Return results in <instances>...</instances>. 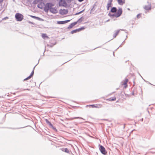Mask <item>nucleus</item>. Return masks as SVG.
Here are the masks:
<instances>
[{
  "label": "nucleus",
  "mask_w": 155,
  "mask_h": 155,
  "mask_svg": "<svg viewBox=\"0 0 155 155\" xmlns=\"http://www.w3.org/2000/svg\"><path fill=\"white\" fill-rule=\"evenodd\" d=\"M54 5L51 3H47L46 4L44 8V10L45 12H48L49 10L50 12L53 14H56L58 12L57 9L55 8H53L52 7Z\"/></svg>",
  "instance_id": "obj_1"
},
{
  "label": "nucleus",
  "mask_w": 155,
  "mask_h": 155,
  "mask_svg": "<svg viewBox=\"0 0 155 155\" xmlns=\"http://www.w3.org/2000/svg\"><path fill=\"white\" fill-rule=\"evenodd\" d=\"M78 1L79 2H82L84 0H78Z\"/></svg>",
  "instance_id": "obj_39"
},
{
  "label": "nucleus",
  "mask_w": 155,
  "mask_h": 155,
  "mask_svg": "<svg viewBox=\"0 0 155 155\" xmlns=\"http://www.w3.org/2000/svg\"><path fill=\"white\" fill-rule=\"evenodd\" d=\"M77 24V22H74L71 23L68 27V29H70L72 28L73 26H74L75 25H76Z\"/></svg>",
  "instance_id": "obj_12"
},
{
  "label": "nucleus",
  "mask_w": 155,
  "mask_h": 155,
  "mask_svg": "<svg viewBox=\"0 0 155 155\" xmlns=\"http://www.w3.org/2000/svg\"><path fill=\"white\" fill-rule=\"evenodd\" d=\"M35 19L38 20H39V21H41V20H42V19L41 18L38 17H36Z\"/></svg>",
  "instance_id": "obj_26"
},
{
  "label": "nucleus",
  "mask_w": 155,
  "mask_h": 155,
  "mask_svg": "<svg viewBox=\"0 0 155 155\" xmlns=\"http://www.w3.org/2000/svg\"><path fill=\"white\" fill-rule=\"evenodd\" d=\"M68 3H70L73 0H66Z\"/></svg>",
  "instance_id": "obj_29"
},
{
  "label": "nucleus",
  "mask_w": 155,
  "mask_h": 155,
  "mask_svg": "<svg viewBox=\"0 0 155 155\" xmlns=\"http://www.w3.org/2000/svg\"><path fill=\"white\" fill-rule=\"evenodd\" d=\"M43 1V0H35L33 1V3L34 4H36L37 3L40 2H41Z\"/></svg>",
  "instance_id": "obj_19"
},
{
  "label": "nucleus",
  "mask_w": 155,
  "mask_h": 155,
  "mask_svg": "<svg viewBox=\"0 0 155 155\" xmlns=\"http://www.w3.org/2000/svg\"><path fill=\"white\" fill-rule=\"evenodd\" d=\"M70 21V20H67L64 21H57V23L58 24H63L69 22Z\"/></svg>",
  "instance_id": "obj_8"
},
{
  "label": "nucleus",
  "mask_w": 155,
  "mask_h": 155,
  "mask_svg": "<svg viewBox=\"0 0 155 155\" xmlns=\"http://www.w3.org/2000/svg\"><path fill=\"white\" fill-rule=\"evenodd\" d=\"M120 30H117L116 31L114 34L113 37L114 38H115L116 36L117 35L120 31Z\"/></svg>",
  "instance_id": "obj_18"
},
{
  "label": "nucleus",
  "mask_w": 155,
  "mask_h": 155,
  "mask_svg": "<svg viewBox=\"0 0 155 155\" xmlns=\"http://www.w3.org/2000/svg\"><path fill=\"white\" fill-rule=\"evenodd\" d=\"M41 36L44 39H45L46 38H48V37L47 35L46 34H42Z\"/></svg>",
  "instance_id": "obj_20"
},
{
  "label": "nucleus",
  "mask_w": 155,
  "mask_h": 155,
  "mask_svg": "<svg viewBox=\"0 0 155 155\" xmlns=\"http://www.w3.org/2000/svg\"><path fill=\"white\" fill-rule=\"evenodd\" d=\"M99 148L101 153L104 155H106L107 153L104 147L101 145H99Z\"/></svg>",
  "instance_id": "obj_3"
},
{
  "label": "nucleus",
  "mask_w": 155,
  "mask_h": 155,
  "mask_svg": "<svg viewBox=\"0 0 155 155\" xmlns=\"http://www.w3.org/2000/svg\"><path fill=\"white\" fill-rule=\"evenodd\" d=\"M84 11V9L82 11H81L78 12V13L79 14H80L81 13H82Z\"/></svg>",
  "instance_id": "obj_34"
},
{
  "label": "nucleus",
  "mask_w": 155,
  "mask_h": 155,
  "mask_svg": "<svg viewBox=\"0 0 155 155\" xmlns=\"http://www.w3.org/2000/svg\"><path fill=\"white\" fill-rule=\"evenodd\" d=\"M68 13V11L67 9H60L59 10V13L60 14L64 15L67 14Z\"/></svg>",
  "instance_id": "obj_4"
},
{
  "label": "nucleus",
  "mask_w": 155,
  "mask_h": 155,
  "mask_svg": "<svg viewBox=\"0 0 155 155\" xmlns=\"http://www.w3.org/2000/svg\"><path fill=\"white\" fill-rule=\"evenodd\" d=\"M31 17L33 18H35V19L36 17V16H33V15H31Z\"/></svg>",
  "instance_id": "obj_37"
},
{
  "label": "nucleus",
  "mask_w": 155,
  "mask_h": 155,
  "mask_svg": "<svg viewBox=\"0 0 155 155\" xmlns=\"http://www.w3.org/2000/svg\"><path fill=\"white\" fill-rule=\"evenodd\" d=\"M29 23L31 24H32V22H29Z\"/></svg>",
  "instance_id": "obj_44"
},
{
  "label": "nucleus",
  "mask_w": 155,
  "mask_h": 155,
  "mask_svg": "<svg viewBox=\"0 0 155 155\" xmlns=\"http://www.w3.org/2000/svg\"><path fill=\"white\" fill-rule=\"evenodd\" d=\"M141 14H138L137 15V18H140V16L141 15Z\"/></svg>",
  "instance_id": "obj_30"
},
{
  "label": "nucleus",
  "mask_w": 155,
  "mask_h": 155,
  "mask_svg": "<svg viewBox=\"0 0 155 155\" xmlns=\"http://www.w3.org/2000/svg\"><path fill=\"white\" fill-rule=\"evenodd\" d=\"M66 2L65 0H60L59 3V6H64L65 5H66Z\"/></svg>",
  "instance_id": "obj_6"
},
{
  "label": "nucleus",
  "mask_w": 155,
  "mask_h": 155,
  "mask_svg": "<svg viewBox=\"0 0 155 155\" xmlns=\"http://www.w3.org/2000/svg\"><path fill=\"white\" fill-rule=\"evenodd\" d=\"M114 55V53H113Z\"/></svg>",
  "instance_id": "obj_49"
},
{
  "label": "nucleus",
  "mask_w": 155,
  "mask_h": 155,
  "mask_svg": "<svg viewBox=\"0 0 155 155\" xmlns=\"http://www.w3.org/2000/svg\"><path fill=\"white\" fill-rule=\"evenodd\" d=\"M28 90V91H29V89H28V88H27V89H24V90Z\"/></svg>",
  "instance_id": "obj_40"
},
{
  "label": "nucleus",
  "mask_w": 155,
  "mask_h": 155,
  "mask_svg": "<svg viewBox=\"0 0 155 155\" xmlns=\"http://www.w3.org/2000/svg\"><path fill=\"white\" fill-rule=\"evenodd\" d=\"M113 0H108V3H112Z\"/></svg>",
  "instance_id": "obj_32"
},
{
  "label": "nucleus",
  "mask_w": 155,
  "mask_h": 155,
  "mask_svg": "<svg viewBox=\"0 0 155 155\" xmlns=\"http://www.w3.org/2000/svg\"><path fill=\"white\" fill-rule=\"evenodd\" d=\"M122 8H119L117 12L116 13V17H119L122 14Z\"/></svg>",
  "instance_id": "obj_5"
},
{
  "label": "nucleus",
  "mask_w": 155,
  "mask_h": 155,
  "mask_svg": "<svg viewBox=\"0 0 155 155\" xmlns=\"http://www.w3.org/2000/svg\"><path fill=\"white\" fill-rule=\"evenodd\" d=\"M77 118H79L80 119H82L84 120V119H83L82 118L80 117H73V118H71V120H73L74 119H77Z\"/></svg>",
  "instance_id": "obj_24"
},
{
  "label": "nucleus",
  "mask_w": 155,
  "mask_h": 155,
  "mask_svg": "<svg viewBox=\"0 0 155 155\" xmlns=\"http://www.w3.org/2000/svg\"><path fill=\"white\" fill-rule=\"evenodd\" d=\"M84 18L83 17H81L79 19H78V20L75 22H77V23L78 22H81V21H82L84 19Z\"/></svg>",
  "instance_id": "obj_22"
},
{
  "label": "nucleus",
  "mask_w": 155,
  "mask_h": 155,
  "mask_svg": "<svg viewBox=\"0 0 155 155\" xmlns=\"http://www.w3.org/2000/svg\"><path fill=\"white\" fill-rule=\"evenodd\" d=\"M116 98L115 97H114V98H110V100L111 101H115L116 100Z\"/></svg>",
  "instance_id": "obj_28"
},
{
  "label": "nucleus",
  "mask_w": 155,
  "mask_h": 155,
  "mask_svg": "<svg viewBox=\"0 0 155 155\" xmlns=\"http://www.w3.org/2000/svg\"><path fill=\"white\" fill-rule=\"evenodd\" d=\"M45 121L47 124L49 126L50 128L53 126L51 123L48 119H46Z\"/></svg>",
  "instance_id": "obj_16"
},
{
  "label": "nucleus",
  "mask_w": 155,
  "mask_h": 155,
  "mask_svg": "<svg viewBox=\"0 0 155 155\" xmlns=\"http://www.w3.org/2000/svg\"><path fill=\"white\" fill-rule=\"evenodd\" d=\"M78 30H79V31H80L81 30H82L84 29V27H82L81 28H78Z\"/></svg>",
  "instance_id": "obj_27"
},
{
  "label": "nucleus",
  "mask_w": 155,
  "mask_h": 155,
  "mask_svg": "<svg viewBox=\"0 0 155 155\" xmlns=\"http://www.w3.org/2000/svg\"><path fill=\"white\" fill-rule=\"evenodd\" d=\"M90 106H91L93 107H96V106H95L94 105V104H93V105H89Z\"/></svg>",
  "instance_id": "obj_36"
},
{
  "label": "nucleus",
  "mask_w": 155,
  "mask_h": 155,
  "mask_svg": "<svg viewBox=\"0 0 155 155\" xmlns=\"http://www.w3.org/2000/svg\"><path fill=\"white\" fill-rule=\"evenodd\" d=\"M117 10V8L115 7H113L111 8L109 12L115 13Z\"/></svg>",
  "instance_id": "obj_13"
},
{
  "label": "nucleus",
  "mask_w": 155,
  "mask_h": 155,
  "mask_svg": "<svg viewBox=\"0 0 155 155\" xmlns=\"http://www.w3.org/2000/svg\"><path fill=\"white\" fill-rule=\"evenodd\" d=\"M84 11V9L82 11H81L78 12V13L79 14H80L81 13H82Z\"/></svg>",
  "instance_id": "obj_35"
},
{
  "label": "nucleus",
  "mask_w": 155,
  "mask_h": 155,
  "mask_svg": "<svg viewBox=\"0 0 155 155\" xmlns=\"http://www.w3.org/2000/svg\"><path fill=\"white\" fill-rule=\"evenodd\" d=\"M8 18L7 17H6L3 18L2 20H6Z\"/></svg>",
  "instance_id": "obj_31"
},
{
  "label": "nucleus",
  "mask_w": 155,
  "mask_h": 155,
  "mask_svg": "<svg viewBox=\"0 0 155 155\" xmlns=\"http://www.w3.org/2000/svg\"><path fill=\"white\" fill-rule=\"evenodd\" d=\"M13 129H16L15 128H13Z\"/></svg>",
  "instance_id": "obj_48"
},
{
  "label": "nucleus",
  "mask_w": 155,
  "mask_h": 155,
  "mask_svg": "<svg viewBox=\"0 0 155 155\" xmlns=\"http://www.w3.org/2000/svg\"><path fill=\"white\" fill-rule=\"evenodd\" d=\"M116 15L117 14H111L110 13V12H109L108 14V15L110 17L114 18H115V19H114V20H115L116 19V18L117 17H116Z\"/></svg>",
  "instance_id": "obj_9"
},
{
  "label": "nucleus",
  "mask_w": 155,
  "mask_h": 155,
  "mask_svg": "<svg viewBox=\"0 0 155 155\" xmlns=\"http://www.w3.org/2000/svg\"><path fill=\"white\" fill-rule=\"evenodd\" d=\"M62 151H64L65 152H66L67 153H69V150L67 148H65L63 149Z\"/></svg>",
  "instance_id": "obj_23"
},
{
  "label": "nucleus",
  "mask_w": 155,
  "mask_h": 155,
  "mask_svg": "<svg viewBox=\"0 0 155 155\" xmlns=\"http://www.w3.org/2000/svg\"><path fill=\"white\" fill-rule=\"evenodd\" d=\"M79 15V14H78V13H77L75 14V15Z\"/></svg>",
  "instance_id": "obj_42"
},
{
  "label": "nucleus",
  "mask_w": 155,
  "mask_h": 155,
  "mask_svg": "<svg viewBox=\"0 0 155 155\" xmlns=\"http://www.w3.org/2000/svg\"><path fill=\"white\" fill-rule=\"evenodd\" d=\"M117 1L118 4L120 5H122L125 3V2L123 1L122 0H117Z\"/></svg>",
  "instance_id": "obj_17"
},
{
  "label": "nucleus",
  "mask_w": 155,
  "mask_h": 155,
  "mask_svg": "<svg viewBox=\"0 0 155 155\" xmlns=\"http://www.w3.org/2000/svg\"><path fill=\"white\" fill-rule=\"evenodd\" d=\"M3 1V0H0V3L2 2Z\"/></svg>",
  "instance_id": "obj_38"
},
{
  "label": "nucleus",
  "mask_w": 155,
  "mask_h": 155,
  "mask_svg": "<svg viewBox=\"0 0 155 155\" xmlns=\"http://www.w3.org/2000/svg\"><path fill=\"white\" fill-rule=\"evenodd\" d=\"M151 5L150 4L148 5H145L144 7V8L147 10H149L151 9Z\"/></svg>",
  "instance_id": "obj_11"
},
{
  "label": "nucleus",
  "mask_w": 155,
  "mask_h": 155,
  "mask_svg": "<svg viewBox=\"0 0 155 155\" xmlns=\"http://www.w3.org/2000/svg\"><path fill=\"white\" fill-rule=\"evenodd\" d=\"M15 18L17 21H20L23 18V16L21 14L19 13H17L15 16Z\"/></svg>",
  "instance_id": "obj_2"
},
{
  "label": "nucleus",
  "mask_w": 155,
  "mask_h": 155,
  "mask_svg": "<svg viewBox=\"0 0 155 155\" xmlns=\"http://www.w3.org/2000/svg\"><path fill=\"white\" fill-rule=\"evenodd\" d=\"M121 45H121L119 46V47H121V45Z\"/></svg>",
  "instance_id": "obj_46"
},
{
  "label": "nucleus",
  "mask_w": 155,
  "mask_h": 155,
  "mask_svg": "<svg viewBox=\"0 0 155 155\" xmlns=\"http://www.w3.org/2000/svg\"><path fill=\"white\" fill-rule=\"evenodd\" d=\"M45 4L44 3H43L42 2H40L38 5V7L41 8L42 9L43 8Z\"/></svg>",
  "instance_id": "obj_10"
},
{
  "label": "nucleus",
  "mask_w": 155,
  "mask_h": 155,
  "mask_svg": "<svg viewBox=\"0 0 155 155\" xmlns=\"http://www.w3.org/2000/svg\"><path fill=\"white\" fill-rule=\"evenodd\" d=\"M78 32H79L78 29H76L71 31V33L72 34H73Z\"/></svg>",
  "instance_id": "obj_21"
},
{
  "label": "nucleus",
  "mask_w": 155,
  "mask_h": 155,
  "mask_svg": "<svg viewBox=\"0 0 155 155\" xmlns=\"http://www.w3.org/2000/svg\"><path fill=\"white\" fill-rule=\"evenodd\" d=\"M109 21V20H107V21Z\"/></svg>",
  "instance_id": "obj_47"
},
{
  "label": "nucleus",
  "mask_w": 155,
  "mask_h": 155,
  "mask_svg": "<svg viewBox=\"0 0 155 155\" xmlns=\"http://www.w3.org/2000/svg\"><path fill=\"white\" fill-rule=\"evenodd\" d=\"M124 42H125V41H124L122 42V43L121 44V45H123V44H124Z\"/></svg>",
  "instance_id": "obj_41"
},
{
  "label": "nucleus",
  "mask_w": 155,
  "mask_h": 155,
  "mask_svg": "<svg viewBox=\"0 0 155 155\" xmlns=\"http://www.w3.org/2000/svg\"><path fill=\"white\" fill-rule=\"evenodd\" d=\"M127 10H130V8H127Z\"/></svg>",
  "instance_id": "obj_45"
},
{
  "label": "nucleus",
  "mask_w": 155,
  "mask_h": 155,
  "mask_svg": "<svg viewBox=\"0 0 155 155\" xmlns=\"http://www.w3.org/2000/svg\"><path fill=\"white\" fill-rule=\"evenodd\" d=\"M36 66H36H35L34 67V68L33 69L32 71L31 72V74L28 77L26 78L25 79H24V81L30 79L33 75L34 74V70L35 68V66Z\"/></svg>",
  "instance_id": "obj_7"
},
{
  "label": "nucleus",
  "mask_w": 155,
  "mask_h": 155,
  "mask_svg": "<svg viewBox=\"0 0 155 155\" xmlns=\"http://www.w3.org/2000/svg\"><path fill=\"white\" fill-rule=\"evenodd\" d=\"M113 4L112 3H108L107 5V10H109L110 8L112 6Z\"/></svg>",
  "instance_id": "obj_14"
},
{
  "label": "nucleus",
  "mask_w": 155,
  "mask_h": 155,
  "mask_svg": "<svg viewBox=\"0 0 155 155\" xmlns=\"http://www.w3.org/2000/svg\"><path fill=\"white\" fill-rule=\"evenodd\" d=\"M84 11V9L82 11H81L78 12V13L79 14H80L81 13H82Z\"/></svg>",
  "instance_id": "obj_33"
},
{
  "label": "nucleus",
  "mask_w": 155,
  "mask_h": 155,
  "mask_svg": "<svg viewBox=\"0 0 155 155\" xmlns=\"http://www.w3.org/2000/svg\"><path fill=\"white\" fill-rule=\"evenodd\" d=\"M51 128H52L55 132H57V130L56 129L55 127L52 126Z\"/></svg>",
  "instance_id": "obj_25"
},
{
  "label": "nucleus",
  "mask_w": 155,
  "mask_h": 155,
  "mask_svg": "<svg viewBox=\"0 0 155 155\" xmlns=\"http://www.w3.org/2000/svg\"><path fill=\"white\" fill-rule=\"evenodd\" d=\"M134 130H132V131H131V132H132L133 131H134Z\"/></svg>",
  "instance_id": "obj_43"
},
{
  "label": "nucleus",
  "mask_w": 155,
  "mask_h": 155,
  "mask_svg": "<svg viewBox=\"0 0 155 155\" xmlns=\"http://www.w3.org/2000/svg\"><path fill=\"white\" fill-rule=\"evenodd\" d=\"M128 81V79L125 78L124 81H123L124 82L122 84L125 85V87H127V83Z\"/></svg>",
  "instance_id": "obj_15"
}]
</instances>
